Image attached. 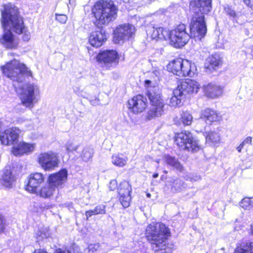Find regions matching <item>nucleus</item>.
I'll list each match as a JSON object with an SVG mask.
<instances>
[{"instance_id":"nucleus-48","label":"nucleus","mask_w":253,"mask_h":253,"mask_svg":"<svg viewBox=\"0 0 253 253\" xmlns=\"http://www.w3.org/2000/svg\"><path fill=\"white\" fill-rule=\"evenodd\" d=\"M117 186V183L116 180H112L109 184V188L111 190H114Z\"/></svg>"},{"instance_id":"nucleus-21","label":"nucleus","mask_w":253,"mask_h":253,"mask_svg":"<svg viewBox=\"0 0 253 253\" xmlns=\"http://www.w3.org/2000/svg\"><path fill=\"white\" fill-rule=\"evenodd\" d=\"M107 39V35L102 29L92 31L89 37V42L93 47H99L102 46Z\"/></svg>"},{"instance_id":"nucleus-14","label":"nucleus","mask_w":253,"mask_h":253,"mask_svg":"<svg viewBox=\"0 0 253 253\" xmlns=\"http://www.w3.org/2000/svg\"><path fill=\"white\" fill-rule=\"evenodd\" d=\"M20 130L17 127L10 128L1 132L0 140L3 145H11L17 143Z\"/></svg>"},{"instance_id":"nucleus-15","label":"nucleus","mask_w":253,"mask_h":253,"mask_svg":"<svg viewBox=\"0 0 253 253\" xmlns=\"http://www.w3.org/2000/svg\"><path fill=\"white\" fill-rule=\"evenodd\" d=\"M146 107V99L141 95L135 96L128 101V108L134 114L142 112Z\"/></svg>"},{"instance_id":"nucleus-44","label":"nucleus","mask_w":253,"mask_h":253,"mask_svg":"<svg viewBox=\"0 0 253 253\" xmlns=\"http://www.w3.org/2000/svg\"><path fill=\"white\" fill-rule=\"evenodd\" d=\"M23 34V40L24 41L28 42L30 39H31V35L30 33L27 31V28L24 25V30L22 33H21L20 34Z\"/></svg>"},{"instance_id":"nucleus-32","label":"nucleus","mask_w":253,"mask_h":253,"mask_svg":"<svg viewBox=\"0 0 253 253\" xmlns=\"http://www.w3.org/2000/svg\"><path fill=\"white\" fill-rule=\"evenodd\" d=\"M165 162L168 165L179 171H182L183 170V166L178 160L174 157L169 155L166 156L165 157Z\"/></svg>"},{"instance_id":"nucleus-6","label":"nucleus","mask_w":253,"mask_h":253,"mask_svg":"<svg viewBox=\"0 0 253 253\" xmlns=\"http://www.w3.org/2000/svg\"><path fill=\"white\" fill-rule=\"evenodd\" d=\"M17 91L22 104L27 108H33L38 101L37 97L39 94V89L36 84H24L20 87Z\"/></svg>"},{"instance_id":"nucleus-24","label":"nucleus","mask_w":253,"mask_h":253,"mask_svg":"<svg viewBox=\"0 0 253 253\" xmlns=\"http://www.w3.org/2000/svg\"><path fill=\"white\" fill-rule=\"evenodd\" d=\"M204 91L206 95L211 98H215L222 94V88L213 84H209L204 86Z\"/></svg>"},{"instance_id":"nucleus-28","label":"nucleus","mask_w":253,"mask_h":253,"mask_svg":"<svg viewBox=\"0 0 253 253\" xmlns=\"http://www.w3.org/2000/svg\"><path fill=\"white\" fill-rule=\"evenodd\" d=\"M55 189L54 187L48 182L47 184L43 186L39 190H38L37 192L35 193L42 198H48L52 196Z\"/></svg>"},{"instance_id":"nucleus-45","label":"nucleus","mask_w":253,"mask_h":253,"mask_svg":"<svg viewBox=\"0 0 253 253\" xmlns=\"http://www.w3.org/2000/svg\"><path fill=\"white\" fill-rule=\"evenodd\" d=\"M99 248V244H91L87 248L89 253H94V252L98 250Z\"/></svg>"},{"instance_id":"nucleus-1","label":"nucleus","mask_w":253,"mask_h":253,"mask_svg":"<svg viewBox=\"0 0 253 253\" xmlns=\"http://www.w3.org/2000/svg\"><path fill=\"white\" fill-rule=\"evenodd\" d=\"M1 23L3 33L0 36V44L5 48L15 49L19 46V38L11 32L20 34L24 30V22L18 8L11 3L3 5L1 10Z\"/></svg>"},{"instance_id":"nucleus-34","label":"nucleus","mask_w":253,"mask_h":253,"mask_svg":"<svg viewBox=\"0 0 253 253\" xmlns=\"http://www.w3.org/2000/svg\"><path fill=\"white\" fill-rule=\"evenodd\" d=\"M93 155V149L90 147H85L82 150L80 157L83 161L88 162L91 161Z\"/></svg>"},{"instance_id":"nucleus-51","label":"nucleus","mask_w":253,"mask_h":253,"mask_svg":"<svg viewBox=\"0 0 253 253\" xmlns=\"http://www.w3.org/2000/svg\"><path fill=\"white\" fill-rule=\"evenodd\" d=\"M252 138L250 136L247 137L242 143L245 145L246 144H251Z\"/></svg>"},{"instance_id":"nucleus-61","label":"nucleus","mask_w":253,"mask_h":253,"mask_svg":"<svg viewBox=\"0 0 253 253\" xmlns=\"http://www.w3.org/2000/svg\"><path fill=\"white\" fill-rule=\"evenodd\" d=\"M164 172L165 173H168V171L167 170H164Z\"/></svg>"},{"instance_id":"nucleus-9","label":"nucleus","mask_w":253,"mask_h":253,"mask_svg":"<svg viewBox=\"0 0 253 253\" xmlns=\"http://www.w3.org/2000/svg\"><path fill=\"white\" fill-rule=\"evenodd\" d=\"M38 162L42 169L50 171L58 167L60 160L56 153L48 151L40 153L38 157Z\"/></svg>"},{"instance_id":"nucleus-55","label":"nucleus","mask_w":253,"mask_h":253,"mask_svg":"<svg viewBox=\"0 0 253 253\" xmlns=\"http://www.w3.org/2000/svg\"><path fill=\"white\" fill-rule=\"evenodd\" d=\"M244 146V144L241 143L239 146L237 148V151L239 152H241V150L243 148V147Z\"/></svg>"},{"instance_id":"nucleus-20","label":"nucleus","mask_w":253,"mask_h":253,"mask_svg":"<svg viewBox=\"0 0 253 253\" xmlns=\"http://www.w3.org/2000/svg\"><path fill=\"white\" fill-rule=\"evenodd\" d=\"M200 119L208 124H211L214 122H219L222 119V116L218 112L210 108L201 111Z\"/></svg>"},{"instance_id":"nucleus-36","label":"nucleus","mask_w":253,"mask_h":253,"mask_svg":"<svg viewBox=\"0 0 253 253\" xmlns=\"http://www.w3.org/2000/svg\"><path fill=\"white\" fill-rule=\"evenodd\" d=\"M235 253H253V242L247 243L242 247H238Z\"/></svg>"},{"instance_id":"nucleus-4","label":"nucleus","mask_w":253,"mask_h":253,"mask_svg":"<svg viewBox=\"0 0 253 253\" xmlns=\"http://www.w3.org/2000/svg\"><path fill=\"white\" fill-rule=\"evenodd\" d=\"M3 74L14 82H22L25 76H31V72L25 64L17 60H13L1 67Z\"/></svg>"},{"instance_id":"nucleus-5","label":"nucleus","mask_w":253,"mask_h":253,"mask_svg":"<svg viewBox=\"0 0 253 253\" xmlns=\"http://www.w3.org/2000/svg\"><path fill=\"white\" fill-rule=\"evenodd\" d=\"M167 69L180 77H192L196 71L194 63L181 58H177L169 62L167 66Z\"/></svg>"},{"instance_id":"nucleus-59","label":"nucleus","mask_w":253,"mask_h":253,"mask_svg":"<svg viewBox=\"0 0 253 253\" xmlns=\"http://www.w3.org/2000/svg\"><path fill=\"white\" fill-rule=\"evenodd\" d=\"M151 82L149 80L146 81V83H150Z\"/></svg>"},{"instance_id":"nucleus-3","label":"nucleus","mask_w":253,"mask_h":253,"mask_svg":"<svg viewBox=\"0 0 253 253\" xmlns=\"http://www.w3.org/2000/svg\"><path fill=\"white\" fill-rule=\"evenodd\" d=\"M117 11L113 1L97 2L92 8V13L95 18L94 24L97 26L108 24L116 18Z\"/></svg>"},{"instance_id":"nucleus-7","label":"nucleus","mask_w":253,"mask_h":253,"mask_svg":"<svg viewBox=\"0 0 253 253\" xmlns=\"http://www.w3.org/2000/svg\"><path fill=\"white\" fill-rule=\"evenodd\" d=\"M191 37L186 31V26L180 24L169 31L168 39L171 45L175 47H181L187 43Z\"/></svg>"},{"instance_id":"nucleus-23","label":"nucleus","mask_w":253,"mask_h":253,"mask_svg":"<svg viewBox=\"0 0 253 253\" xmlns=\"http://www.w3.org/2000/svg\"><path fill=\"white\" fill-rule=\"evenodd\" d=\"M35 144L27 143L24 142H20L17 146L12 148V153L15 156H20L24 154L31 153L35 150Z\"/></svg>"},{"instance_id":"nucleus-2","label":"nucleus","mask_w":253,"mask_h":253,"mask_svg":"<svg viewBox=\"0 0 253 253\" xmlns=\"http://www.w3.org/2000/svg\"><path fill=\"white\" fill-rule=\"evenodd\" d=\"M169 235V228L162 223L152 222L146 229V236L155 252L162 251V253H168L167 239Z\"/></svg>"},{"instance_id":"nucleus-33","label":"nucleus","mask_w":253,"mask_h":253,"mask_svg":"<svg viewBox=\"0 0 253 253\" xmlns=\"http://www.w3.org/2000/svg\"><path fill=\"white\" fill-rule=\"evenodd\" d=\"M164 110L152 107L146 113L145 118L146 120L150 121L161 116Z\"/></svg>"},{"instance_id":"nucleus-22","label":"nucleus","mask_w":253,"mask_h":253,"mask_svg":"<svg viewBox=\"0 0 253 253\" xmlns=\"http://www.w3.org/2000/svg\"><path fill=\"white\" fill-rule=\"evenodd\" d=\"M67 171L63 169L58 172L51 174L49 175L47 182L56 188L63 184L67 179Z\"/></svg>"},{"instance_id":"nucleus-17","label":"nucleus","mask_w":253,"mask_h":253,"mask_svg":"<svg viewBox=\"0 0 253 253\" xmlns=\"http://www.w3.org/2000/svg\"><path fill=\"white\" fill-rule=\"evenodd\" d=\"M147 95L152 107L164 110L165 103L158 87H150L147 91Z\"/></svg>"},{"instance_id":"nucleus-58","label":"nucleus","mask_w":253,"mask_h":253,"mask_svg":"<svg viewBox=\"0 0 253 253\" xmlns=\"http://www.w3.org/2000/svg\"><path fill=\"white\" fill-rule=\"evenodd\" d=\"M125 3H128L130 0H122Z\"/></svg>"},{"instance_id":"nucleus-29","label":"nucleus","mask_w":253,"mask_h":253,"mask_svg":"<svg viewBox=\"0 0 253 253\" xmlns=\"http://www.w3.org/2000/svg\"><path fill=\"white\" fill-rule=\"evenodd\" d=\"M221 64L220 58L218 54H213L207 59L205 67L209 70L215 69Z\"/></svg>"},{"instance_id":"nucleus-56","label":"nucleus","mask_w":253,"mask_h":253,"mask_svg":"<svg viewBox=\"0 0 253 253\" xmlns=\"http://www.w3.org/2000/svg\"><path fill=\"white\" fill-rule=\"evenodd\" d=\"M250 233L252 235H253V223L251 225Z\"/></svg>"},{"instance_id":"nucleus-30","label":"nucleus","mask_w":253,"mask_h":253,"mask_svg":"<svg viewBox=\"0 0 253 253\" xmlns=\"http://www.w3.org/2000/svg\"><path fill=\"white\" fill-rule=\"evenodd\" d=\"M170 182V189L173 193L180 192L186 188V184L179 178L173 179Z\"/></svg>"},{"instance_id":"nucleus-12","label":"nucleus","mask_w":253,"mask_h":253,"mask_svg":"<svg viewBox=\"0 0 253 253\" xmlns=\"http://www.w3.org/2000/svg\"><path fill=\"white\" fill-rule=\"evenodd\" d=\"M96 59L98 62L109 68L118 64L119 54L116 50L113 49L102 50L98 54Z\"/></svg>"},{"instance_id":"nucleus-31","label":"nucleus","mask_w":253,"mask_h":253,"mask_svg":"<svg viewBox=\"0 0 253 253\" xmlns=\"http://www.w3.org/2000/svg\"><path fill=\"white\" fill-rule=\"evenodd\" d=\"M206 141L211 144H216L220 141V135L218 129L208 132L206 136Z\"/></svg>"},{"instance_id":"nucleus-43","label":"nucleus","mask_w":253,"mask_h":253,"mask_svg":"<svg viewBox=\"0 0 253 253\" xmlns=\"http://www.w3.org/2000/svg\"><path fill=\"white\" fill-rule=\"evenodd\" d=\"M67 16L65 14H56V19L61 24H65L67 20Z\"/></svg>"},{"instance_id":"nucleus-54","label":"nucleus","mask_w":253,"mask_h":253,"mask_svg":"<svg viewBox=\"0 0 253 253\" xmlns=\"http://www.w3.org/2000/svg\"><path fill=\"white\" fill-rule=\"evenodd\" d=\"M54 253H69L65 251H63L61 249H57L55 251Z\"/></svg>"},{"instance_id":"nucleus-42","label":"nucleus","mask_w":253,"mask_h":253,"mask_svg":"<svg viewBox=\"0 0 253 253\" xmlns=\"http://www.w3.org/2000/svg\"><path fill=\"white\" fill-rule=\"evenodd\" d=\"M106 206L103 204H100L97 206L95 210L97 214H104L106 213Z\"/></svg>"},{"instance_id":"nucleus-49","label":"nucleus","mask_w":253,"mask_h":253,"mask_svg":"<svg viewBox=\"0 0 253 253\" xmlns=\"http://www.w3.org/2000/svg\"><path fill=\"white\" fill-rule=\"evenodd\" d=\"M4 219L2 215H0V233L2 232L4 230Z\"/></svg>"},{"instance_id":"nucleus-19","label":"nucleus","mask_w":253,"mask_h":253,"mask_svg":"<svg viewBox=\"0 0 253 253\" xmlns=\"http://www.w3.org/2000/svg\"><path fill=\"white\" fill-rule=\"evenodd\" d=\"M44 181V176L42 173L39 172L32 173L29 176L26 189L30 193H36L38 188Z\"/></svg>"},{"instance_id":"nucleus-52","label":"nucleus","mask_w":253,"mask_h":253,"mask_svg":"<svg viewBox=\"0 0 253 253\" xmlns=\"http://www.w3.org/2000/svg\"><path fill=\"white\" fill-rule=\"evenodd\" d=\"M89 101L92 105H96L98 104L99 99L97 97H95L94 100L89 99Z\"/></svg>"},{"instance_id":"nucleus-18","label":"nucleus","mask_w":253,"mask_h":253,"mask_svg":"<svg viewBox=\"0 0 253 253\" xmlns=\"http://www.w3.org/2000/svg\"><path fill=\"white\" fill-rule=\"evenodd\" d=\"M131 187L128 182L123 181L120 184L119 189L120 201L124 208L129 207L131 200L130 192Z\"/></svg>"},{"instance_id":"nucleus-38","label":"nucleus","mask_w":253,"mask_h":253,"mask_svg":"<svg viewBox=\"0 0 253 253\" xmlns=\"http://www.w3.org/2000/svg\"><path fill=\"white\" fill-rule=\"evenodd\" d=\"M173 95L171 97L169 102V105L172 107H179L181 105V98L183 95H176L174 90L173 92Z\"/></svg>"},{"instance_id":"nucleus-53","label":"nucleus","mask_w":253,"mask_h":253,"mask_svg":"<svg viewBox=\"0 0 253 253\" xmlns=\"http://www.w3.org/2000/svg\"><path fill=\"white\" fill-rule=\"evenodd\" d=\"M33 253H47V252L43 249L35 250Z\"/></svg>"},{"instance_id":"nucleus-47","label":"nucleus","mask_w":253,"mask_h":253,"mask_svg":"<svg viewBox=\"0 0 253 253\" xmlns=\"http://www.w3.org/2000/svg\"><path fill=\"white\" fill-rule=\"evenodd\" d=\"M85 216L86 217V219L88 220V218L93 215H97L96 214V211L95 209L94 210H89L85 212Z\"/></svg>"},{"instance_id":"nucleus-13","label":"nucleus","mask_w":253,"mask_h":253,"mask_svg":"<svg viewBox=\"0 0 253 253\" xmlns=\"http://www.w3.org/2000/svg\"><path fill=\"white\" fill-rule=\"evenodd\" d=\"M200 84L196 81L186 79L182 81L174 89L176 95H183L185 96L188 94L197 93L200 88Z\"/></svg>"},{"instance_id":"nucleus-35","label":"nucleus","mask_w":253,"mask_h":253,"mask_svg":"<svg viewBox=\"0 0 253 253\" xmlns=\"http://www.w3.org/2000/svg\"><path fill=\"white\" fill-rule=\"evenodd\" d=\"M180 121L184 126H189L193 121V117L188 112H182L180 114Z\"/></svg>"},{"instance_id":"nucleus-16","label":"nucleus","mask_w":253,"mask_h":253,"mask_svg":"<svg viewBox=\"0 0 253 253\" xmlns=\"http://www.w3.org/2000/svg\"><path fill=\"white\" fill-rule=\"evenodd\" d=\"M190 6L194 14L204 15L211 9V0H193Z\"/></svg>"},{"instance_id":"nucleus-63","label":"nucleus","mask_w":253,"mask_h":253,"mask_svg":"<svg viewBox=\"0 0 253 253\" xmlns=\"http://www.w3.org/2000/svg\"><path fill=\"white\" fill-rule=\"evenodd\" d=\"M156 162H157L158 163H159V160H157V161H156Z\"/></svg>"},{"instance_id":"nucleus-46","label":"nucleus","mask_w":253,"mask_h":253,"mask_svg":"<svg viewBox=\"0 0 253 253\" xmlns=\"http://www.w3.org/2000/svg\"><path fill=\"white\" fill-rule=\"evenodd\" d=\"M74 92L79 96H82L84 98H87L89 97L88 94L84 92L83 90H81L79 89H75Z\"/></svg>"},{"instance_id":"nucleus-37","label":"nucleus","mask_w":253,"mask_h":253,"mask_svg":"<svg viewBox=\"0 0 253 253\" xmlns=\"http://www.w3.org/2000/svg\"><path fill=\"white\" fill-rule=\"evenodd\" d=\"M49 236L48 229L47 228H42L36 233V237L38 241L47 238Z\"/></svg>"},{"instance_id":"nucleus-40","label":"nucleus","mask_w":253,"mask_h":253,"mask_svg":"<svg viewBox=\"0 0 253 253\" xmlns=\"http://www.w3.org/2000/svg\"><path fill=\"white\" fill-rule=\"evenodd\" d=\"M224 11L232 19H236L237 17L236 12L230 6L227 5L224 7Z\"/></svg>"},{"instance_id":"nucleus-26","label":"nucleus","mask_w":253,"mask_h":253,"mask_svg":"<svg viewBox=\"0 0 253 253\" xmlns=\"http://www.w3.org/2000/svg\"><path fill=\"white\" fill-rule=\"evenodd\" d=\"M15 180V177L12 173L11 168L10 167H5L3 169L2 175V183L3 185L7 188H10Z\"/></svg>"},{"instance_id":"nucleus-25","label":"nucleus","mask_w":253,"mask_h":253,"mask_svg":"<svg viewBox=\"0 0 253 253\" xmlns=\"http://www.w3.org/2000/svg\"><path fill=\"white\" fill-rule=\"evenodd\" d=\"M169 31L162 27L155 28L151 27L148 31V34L150 35L152 39L166 40L168 38Z\"/></svg>"},{"instance_id":"nucleus-41","label":"nucleus","mask_w":253,"mask_h":253,"mask_svg":"<svg viewBox=\"0 0 253 253\" xmlns=\"http://www.w3.org/2000/svg\"><path fill=\"white\" fill-rule=\"evenodd\" d=\"M79 147V145L75 144L71 142H68L66 145V150L68 152H76Z\"/></svg>"},{"instance_id":"nucleus-62","label":"nucleus","mask_w":253,"mask_h":253,"mask_svg":"<svg viewBox=\"0 0 253 253\" xmlns=\"http://www.w3.org/2000/svg\"><path fill=\"white\" fill-rule=\"evenodd\" d=\"M20 253V252H13V253Z\"/></svg>"},{"instance_id":"nucleus-8","label":"nucleus","mask_w":253,"mask_h":253,"mask_svg":"<svg viewBox=\"0 0 253 253\" xmlns=\"http://www.w3.org/2000/svg\"><path fill=\"white\" fill-rule=\"evenodd\" d=\"M175 142L181 149L191 152H196L200 149L198 142L194 139L190 132H181L175 134Z\"/></svg>"},{"instance_id":"nucleus-10","label":"nucleus","mask_w":253,"mask_h":253,"mask_svg":"<svg viewBox=\"0 0 253 253\" xmlns=\"http://www.w3.org/2000/svg\"><path fill=\"white\" fill-rule=\"evenodd\" d=\"M191 36L201 40L207 33V26L204 15L193 14L190 24Z\"/></svg>"},{"instance_id":"nucleus-39","label":"nucleus","mask_w":253,"mask_h":253,"mask_svg":"<svg viewBox=\"0 0 253 253\" xmlns=\"http://www.w3.org/2000/svg\"><path fill=\"white\" fill-rule=\"evenodd\" d=\"M240 206L245 210H250L253 207V198H244L241 201Z\"/></svg>"},{"instance_id":"nucleus-27","label":"nucleus","mask_w":253,"mask_h":253,"mask_svg":"<svg viewBox=\"0 0 253 253\" xmlns=\"http://www.w3.org/2000/svg\"><path fill=\"white\" fill-rule=\"evenodd\" d=\"M128 160V157L123 153L114 154L111 157L112 164L118 167L125 166L127 164Z\"/></svg>"},{"instance_id":"nucleus-11","label":"nucleus","mask_w":253,"mask_h":253,"mask_svg":"<svg viewBox=\"0 0 253 253\" xmlns=\"http://www.w3.org/2000/svg\"><path fill=\"white\" fill-rule=\"evenodd\" d=\"M135 27L132 25H120L114 31L113 41L116 43L123 42L132 38L135 35Z\"/></svg>"},{"instance_id":"nucleus-50","label":"nucleus","mask_w":253,"mask_h":253,"mask_svg":"<svg viewBox=\"0 0 253 253\" xmlns=\"http://www.w3.org/2000/svg\"><path fill=\"white\" fill-rule=\"evenodd\" d=\"M244 3L253 10V0H244Z\"/></svg>"},{"instance_id":"nucleus-60","label":"nucleus","mask_w":253,"mask_h":253,"mask_svg":"<svg viewBox=\"0 0 253 253\" xmlns=\"http://www.w3.org/2000/svg\"><path fill=\"white\" fill-rule=\"evenodd\" d=\"M147 197H150V194L148 193V194H147Z\"/></svg>"},{"instance_id":"nucleus-57","label":"nucleus","mask_w":253,"mask_h":253,"mask_svg":"<svg viewBox=\"0 0 253 253\" xmlns=\"http://www.w3.org/2000/svg\"><path fill=\"white\" fill-rule=\"evenodd\" d=\"M158 176H159L158 173H154V174H153V178H155L158 177Z\"/></svg>"}]
</instances>
